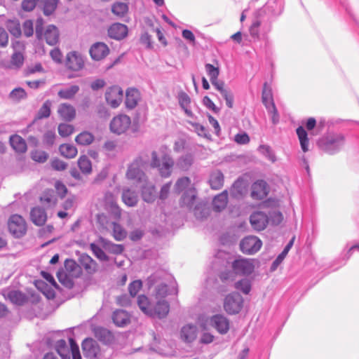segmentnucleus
Segmentation results:
<instances>
[{"label": "nucleus", "instance_id": "1", "mask_svg": "<svg viewBox=\"0 0 359 359\" xmlns=\"http://www.w3.org/2000/svg\"><path fill=\"white\" fill-rule=\"evenodd\" d=\"M149 165V157L140 156L137 157L129 165L126 172V177L136 182L146 181L147 176L144 170Z\"/></svg>", "mask_w": 359, "mask_h": 359}, {"label": "nucleus", "instance_id": "2", "mask_svg": "<svg viewBox=\"0 0 359 359\" xmlns=\"http://www.w3.org/2000/svg\"><path fill=\"white\" fill-rule=\"evenodd\" d=\"M344 144V136L340 133H329L318 142L319 148L323 151L334 154L338 152Z\"/></svg>", "mask_w": 359, "mask_h": 359}, {"label": "nucleus", "instance_id": "3", "mask_svg": "<svg viewBox=\"0 0 359 359\" xmlns=\"http://www.w3.org/2000/svg\"><path fill=\"white\" fill-rule=\"evenodd\" d=\"M69 347L64 339L58 340L55 344V350L62 359H81L79 346L76 341L69 338Z\"/></svg>", "mask_w": 359, "mask_h": 359}, {"label": "nucleus", "instance_id": "4", "mask_svg": "<svg viewBox=\"0 0 359 359\" xmlns=\"http://www.w3.org/2000/svg\"><path fill=\"white\" fill-rule=\"evenodd\" d=\"M283 10V2L280 0H269L260 9L257 11V17L263 18L271 25L272 18L280 15Z\"/></svg>", "mask_w": 359, "mask_h": 359}, {"label": "nucleus", "instance_id": "5", "mask_svg": "<svg viewBox=\"0 0 359 359\" xmlns=\"http://www.w3.org/2000/svg\"><path fill=\"white\" fill-rule=\"evenodd\" d=\"M43 19L39 18L36 22V36L38 39H45L48 45L53 46L56 44L59 39V32L57 28L53 25H48L44 33H43Z\"/></svg>", "mask_w": 359, "mask_h": 359}, {"label": "nucleus", "instance_id": "6", "mask_svg": "<svg viewBox=\"0 0 359 359\" xmlns=\"http://www.w3.org/2000/svg\"><path fill=\"white\" fill-rule=\"evenodd\" d=\"M173 165L174 161L169 155L164 154L160 159L156 151L151 153L150 166L158 168L160 175L162 177H168L170 175Z\"/></svg>", "mask_w": 359, "mask_h": 359}, {"label": "nucleus", "instance_id": "7", "mask_svg": "<svg viewBox=\"0 0 359 359\" xmlns=\"http://www.w3.org/2000/svg\"><path fill=\"white\" fill-rule=\"evenodd\" d=\"M255 262V259L239 257L232 262L231 267L236 274L248 276L254 271Z\"/></svg>", "mask_w": 359, "mask_h": 359}, {"label": "nucleus", "instance_id": "8", "mask_svg": "<svg viewBox=\"0 0 359 359\" xmlns=\"http://www.w3.org/2000/svg\"><path fill=\"white\" fill-rule=\"evenodd\" d=\"M9 231L16 238L23 236L27 231V225L23 217L19 215H13L8 222Z\"/></svg>", "mask_w": 359, "mask_h": 359}, {"label": "nucleus", "instance_id": "9", "mask_svg": "<svg viewBox=\"0 0 359 359\" xmlns=\"http://www.w3.org/2000/svg\"><path fill=\"white\" fill-rule=\"evenodd\" d=\"M243 303L242 296L238 292L228 294L224 302V310L229 314H236L241 310Z\"/></svg>", "mask_w": 359, "mask_h": 359}, {"label": "nucleus", "instance_id": "10", "mask_svg": "<svg viewBox=\"0 0 359 359\" xmlns=\"http://www.w3.org/2000/svg\"><path fill=\"white\" fill-rule=\"evenodd\" d=\"M131 124L130 118L126 114H119L110 122V130L113 133L121 135L127 131Z\"/></svg>", "mask_w": 359, "mask_h": 359}, {"label": "nucleus", "instance_id": "11", "mask_svg": "<svg viewBox=\"0 0 359 359\" xmlns=\"http://www.w3.org/2000/svg\"><path fill=\"white\" fill-rule=\"evenodd\" d=\"M262 245L261 240L255 236L245 237L240 243L241 250L247 255H253L258 252Z\"/></svg>", "mask_w": 359, "mask_h": 359}, {"label": "nucleus", "instance_id": "12", "mask_svg": "<svg viewBox=\"0 0 359 359\" xmlns=\"http://www.w3.org/2000/svg\"><path fill=\"white\" fill-rule=\"evenodd\" d=\"M123 91L121 87L113 86L107 88L105 93V100L112 108L118 107L122 102Z\"/></svg>", "mask_w": 359, "mask_h": 359}, {"label": "nucleus", "instance_id": "13", "mask_svg": "<svg viewBox=\"0 0 359 359\" xmlns=\"http://www.w3.org/2000/svg\"><path fill=\"white\" fill-rule=\"evenodd\" d=\"M82 349L83 355L89 359H97L100 355V348L96 341L87 338L83 341Z\"/></svg>", "mask_w": 359, "mask_h": 359}, {"label": "nucleus", "instance_id": "14", "mask_svg": "<svg viewBox=\"0 0 359 359\" xmlns=\"http://www.w3.org/2000/svg\"><path fill=\"white\" fill-rule=\"evenodd\" d=\"M250 222L252 227L260 231L264 230L269 223V218L267 214L262 211L254 212L250 217Z\"/></svg>", "mask_w": 359, "mask_h": 359}, {"label": "nucleus", "instance_id": "15", "mask_svg": "<svg viewBox=\"0 0 359 359\" xmlns=\"http://www.w3.org/2000/svg\"><path fill=\"white\" fill-rule=\"evenodd\" d=\"M262 31L266 34L271 31V25L266 22L263 18H258L257 13H255V19L250 27V34L252 37L256 39L259 37V28Z\"/></svg>", "mask_w": 359, "mask_h": 359}, {"label": "nucleus", "instance_id": "16", "mask_svg": "<svg viewBox=\"0 0 359 359\" xmlns=\"http://www.w3.org/2000/svg\"><path fill=\"white\" fill-rule=\"evenodd\" d=\"M209 323L221 334H226L229 330V320L224 315L216 314L211 316Z\"/></svg>", "mask_w": 359, "mask_h": 359}, {"label": "nucleus", "instance_id": "17", "mask_svg": "<svg viewBox=\"0 0 359 359\" xmlns=\"http://www.w3.org/2000/svg\"><path fill=\"white\" fill-rule=\"evenodd\" d=\"M89 52L93 60L100 61L109 55V48L103 42H97L91 46Z\"/></svg>", "mask_w": 359, "mask_h": 359}, {"label": "nucleus", "instance_id": "18", "mask_svg": "<svg viewBox=\"0 0 359 359\" xmlns=\"http://www.w3.org/2000/svg\"><path fill=\"white\" fill-rule=\"evenodd\" d=\"M108 36L114 39L120 41L128 35V28L126 25L116 22L108 28Z\"/></svg>", "mask_w": 359, "mask_h": 359}, {"label": "nucleus", "instance_id": "19", "mask_svg": "<svg viewBox=\"0 0 359 359\" xmlns=\"http://www.w3.org/2000/svg\"><path fill=\"white\" fill-rule=\"evenodd\" d=\"M105 208L116 217H120L121 210L116 203V196L111 192H106L104 197Z\"/></svg>", "mask_w": 359, "mask_h": 359}, {"label": "nucleus", "instance_id": "20", "mask_svg": "<svg viewBox=\"0 0 359 359\" xmlns=\"http://www.w3.org/2000/svg\"><path fill=\"white\" fill-rule=\"evenodd\" d=\"M66 66L73 71H79L84 66V60L81 54L76 52L69 53L67 55Z\"/></svg>", "mask_w": 359, "mask_h": 359}, {"label": "nucleus", "instance_id": "21", "mask_svg": "<svg viewBox=\"0 0 359 359\" xmlns=\"http://www.w3.org/2000/svg\"><path fill=\"white\" fill-rule=\"evenodd\" d=\"M151 313L149 316L163 318L167 316L170 311V305L165 299H158L151 308Z\"/></svg>", "mask_w": 359, "mask_h": 359}, {"label": "nucleus", "instance_id": "22", "mask_svg": "<svg viewBox=\"0 0 359 359\" xmlns=\"http://www.w3.org/2000/svg\"><path fill=\"white\" fill-rule=\"evenodd\" d=\"M198 332V330L196 325L187 324L182 327L180 336L184 342L191 343L197 338Z\"/></svg>", "mask_w": 359, "mask_h": 359}, {"label": "nucleus", "instance_id": "23", "mask_svg": "<svg viewBox=\"0 0 359 359\" xmlns=\"http://www.w3.org/2000/svg\"><path fill=\"white\" fill-rule=\"evenodd\" d=\"M268 194L267 184L264 180H258L252 186L251 196L256 200H262Z\"/></svg>", "mask_w": 359, "mask_h": 359}, {"label": "nucleus", "instance_id": "24", "mask_svg": "<svg viewBox=\"0 0 359 359\" xmlns=\"http://www.w3.org/2000/svg\"><path fill=\"white\" fill-rule=\"evenodd\" d=\"M131 316L123 309H117L113 312L112 320L118 327H125L130 323Z\"/></svg>", "mask_w": 359, "mask_h": 359}, {"label": "nucleus", "instance_id": "25", "mask_svg": "<svg viewBox=\"0 0 359 359\" xmlns=\"http://www.w3.org/2000/svg\"><path fill=\"white\" fill-rule=\"evenodd\" d=\"M122 201L128 207H134L138 202V194L136 191L129 188L123 189Z\"/></svg>", "mask_w": 359, "mask_h": 359}, {"label": "nucleus", "instance_id": "26", "mask_svg": "<svg viewBox=\"0 0 359 359\" xmlns=\"http://www.w3.org/2000/svg\"><path fill=\"white\" fill-rule=\"evenodd\" d=\"M79 262L88 273H93L97 271V264L88 255L81 254L79 258Z\"/></svg>", "mask_w": 359, "mask_h": 359}, {"label": "nucleus", "instance_id": "27", "mask_svg": "<svg viewBox=\"0 0 359 359\" xmlns=\"http://www.w3.org/2000/svg\"><path fill=\"white\" fill-rule=\"evenodd\" d=\"M30 217L34 224L42 226L46 222L47 215L43 208L36 207L31 210Z\"/></svg>", "mask_w": 359, "mask_h": 359}, {"label": "nucleus", "instance_id": "28", "mask_svg": "<svg viewBox=\"0 0 359 359\" xmlns=\"http://www.w3.org/2000/svg\"><path fill=\"white\" fill-rule=\"evenodd\" d=\"M57 112L61 118L67 121H72L76 116V110L74 107L66 103L61 104L59 106Z\"/></svg>", "mask_w": 359, "mask_h": 359}, {"label": "nucleus", "instance_id": "29", "mask_svg": "<svg viewBox=\"0 0 359 359\" xmlns=\"http://www.w3.org/2000/svg\"><path fill=\"white\" fill-rule=\"evenodd\" d=\"M12 148L18 153L23 154L27 151L25 140L18 135H13L9 139Z\"/></svg>", "mask_w": 359, "mask_h": 359}, {"label": "nucleus", "instance_id": "30", "mask_svg": "<svg viewBox=\"0 0 359 359\" xmlns=\"http://www.w3.org/2000/svg\"><path fill=\"white\" fill-rule=\"evenodd\" d=\"M140 100L139 91L135 88H129L126 93V106L128 109L135 108Z\"/></svg>", "mask_w": 359, "mask_h": 359}, {"label": "nucleus", "instance_id": "31", "mask_svg": "<svg viewBox=\"0 0 359 359\" xmlns=\"http://www.w3.org/2000/svg\"><path fill=\"white\" fill-rule=\"evenodd\" d=\"M142 198L147 203H153L156 198V188L151 183H147L142 187Z\"/></svg>", "mask_w": 359, "mask_h": 359}, {"label": "nucleus", "instance_id": "32", "mask_svg": "<svg viewBox=\"0 0 359 359\" xmlns=\"http://www.w3.org/2000/svg\"><path fill=\"white\" fill-rule=\"evenodd\" d=\"M100 243L102 247L108 252L114 255H121L124 250V246L121 244H115L111 241L101 238Z\"/></svg>", "mask_w": 359, "mask_h": 359}, {"label": "nucleus", "instance_id": "33", "mask_svg": "<svg viewBox=\"0 0 359 359\" xmlns=\"http://www.w3.org/2000/svg\"><path fill=\"white\" fill-rule=\"evenodd\" d=\"M227 203L228 192L224 190L214 198L212 201L213 209L217 212H220L226 208Z\"/></svg>", "mask_w": 359, "mask_h": 359}, {"label": "nucleus", "instance_id": "34", "mask_svg": "<svg viewBox=\"0 0 359 359\" xmlns=\"http://www.w3.org/2000/svg\"><path fill=\"white\" fill-rule=\"evenodd\" d=\"M95 335L96 338L105 344L112 342L114 340L113 334L106 328L97 327L95 330Z\"/></svg>", "mask_w": 359, "mask_h": 359}, {"label": "nucleus", "instance_id": "35", "mask_svg": "<svg viewBox=\"0 0 359 359\" xmlns=\"http://www.w3.org/2000/svg\"><path fill=\"white\" fill-rule=\"evenodd\" d=\"M209 183L212 189L218 190L223 187L224 175L221 171L216 170L211 173Z\"/></svg>", "mask_w": 359, "mask_h": 359}, {"label": "nucleus", "instance_id": "36", "mask_svg": "<svg viewBox=\"0 0 359 359\" xmlns=\"http://www.w3.org/2000/svg\"><path fill=\"white\" fill-rule=\"evenodd\" d=\"M79 91V86L77 85H72L60 89L57 95L61 99L71 100Z\"/></svg>", "mask_w": 359, "mask_h": 359}, {"label": "nucleus", "instance_id": "37", "mask_svg": "<svg viewBox=\"0 0 359 359\" xmlns=\"http://www.w3.org/2000/svg\"><path fill=\"white\" fill-rule=\"evenodd\" d=\"M245 192V186L243 180H237L233 184L231 189L230 194L235 198H241L243 196Z\"/></svg>", "mask_w": 359, "mask_h": 359}, {"label": "nucleus", "instance_id": "38", "mask_svg": "<svg viewBox=\"0 0 359 359\" xmlns=\"http://www.w3.org/2000/svg\"><path fill=\"white\" fill-rule=\"evenodd\" d=\"M196 198V192L194 189H189L184 191L181 198V205L191 209Z\"/></svg>", "mask_w": 359, "mask_h": 359}, {"label": "nucleus", "instance_id": "39", "mask_svg": "<svg viewBox=\"0 0 359 359\" xmlns=\"http://www.w3.org/2000/svg\"><path fill=\"white\" fill-rule=\"evenodd\" d=\"M6 295L12 303L17 305H22L27 301L25 294L18 290H11Z\"/></svg>", "mask_w": 359, "mask_h": 359}, {"label": "nucleus", "instance_id": "40", "mask_svg": "<svg viewBox=\"0 0 359 359\" xmlns=\"http://www.w3.org/2000/svg\"><path fill=\"white\" fill-rule=\"evenodd\" d=\"M59 151L60 154L67 158H73L78 153L76 147L71 144H61L59 147Z\"/></svg>", "mask_w": 359, "mask_h": 359}, {"label": "nucleus", "instance_id": "41", "mask_svg": "<svg viewBox=\"0 0 359 359\" xmlns=\"http://www.w3.org/2000/svg\"><path fill=\"white\" fill-rule=\"evenodd\" d=\"M294 238H292L290 242L286 245L282 252L276 257V259L272 263L271 269L274 271L276 269L278 266L283 261L288 252L293 245Z\"/></svg>", "mask_w": 359, "mask_h": 359}, {"label": "nucleus", "instance_id": "42", "mask_svg": "<svg viewBox=\"0 0 359 359\" xmlns=\"http://www.w3.org/2000/svg\"><path fill=\"white\" fill-rule=\"evenodd\" d=\"M137 305L140 310L146 315L149 316L151 313V308H152L153 304H151L147 296L140 295L137 298Z\"/></svg>", "mask_w": 359, "mask_h": 359}, {"label": "nucleus", "instance_id": "43", "mask_svg": "<svg viewBox=\"0 0 359 359\" xmlns=\"http://www.w3.org/2000/svg\"><path fill=\"white\" fill-rule=\"evenodd\" d=\"M94 135L92 133L84 131L76 137L75 141L78 144L86 146L90 144L94 141Z\"/></svg>", "mask_w": 359, "mask_h": 359}, {"label": "nucleus", "instance_id": "44", "mask_svg": "<svg viewBox=\"0 0 359 359\" xmlns=\"http://www.w3.org/2000/svg\"><path fill=\"white\" fill-rule=\"evenodd\" d=\"M128 11V6L123 2H116L111 6V12L118 17H123Z\"/></svg>", "mask_w": 359, "mask_h": 359}, {"label": "nucleus", "instance_id": "45", "mask_svg": "<svg viewBox=\"0 0 359 359\" xmlns=\"http://www.w3.org/2000/svg\"><path fill=\"white\" fill-rule=\"evenodd\" d=\"M41 203L47 206L51 207L56 203L57 198L53 190L48 191L43 193V194L41 196Z\"/></svg>", "mask_w": 359, "mask_h": 359}, {"label": "nucleus", "instance_id": "46", "mask_svg": "<svg viewBox=\"0 0 359 359\" xmlns=\"http://www.w3.org/2000/svg\"><path fill=\"white\" fill-rule=\"evenodd\" d=\"M78 165L81 171L84 174H89L92 171V165L86 156H81L78 160Z\"/></svg>", "mask_w": 359, "mask_h": 359}, {"label": "nucleus", "instance_id": "47", "mask_svg": "<svg viewBox=\"0 0 359 359\" xmlns=\"http://www.w3.org/2000/svg\"><path fill=\"white\" fill-rule=\"evenodd\" d=\"M194 161L193 156L190 154L181 156L177 161V165L180 168L187 170L192 165Z\"/></svg>", "mask_w": 359, "mask_h": 359}, {"label": "nucleus", "instance_id": "48", "mask_svg": "<svg viewBox=\"0 0 359 359\" xmlns=\"http://www.w3.org/2000/svg\"><path fill=\"white\" fill-rule=\"evenodd\" d=\"M59 3V0H44L43 2V13L45 15H50L53 14Z\"/></svg>", "mask_w": 359, "mask_h": 359}, {"label": "nucleus", "instance_id": "49", "mask_svg": "<svg viewBox=\"0 0 359 359\" xmlns=\"http://www.w3.org/2000/svg\"><path fill=\"white\" fill-rule=\"evenodd\" d=\"M90 248L93 252L94 255L102 262H107L109 258L104 252V250L97 245L95 243H91L90 245Z\"/></svg>", "mask_w": 359, "mask_h": 359}, {"label": "nucleus", "instance_id": "50", "mask_svg": "<svg viewBox=\"0 0 359 359\" xmlns=\"http://www.w3.org/2000/svg\"><path fill=\"white\" fill-rule=\"evenodd\" d=\"M113 236L116 241H123L126 237V231L118 223L113 222Z\"/></svg>", "mask_w": 359, "mask_h": 359}, {"label": "nucleus", "instance_id": "51", "mask_svg": "<svg viewBox=\"0 0 359 359\" xmlns=\"http://www.w3.org/2000/svg\"><path fill=\"white\" fill-rule=\"evenodd\" d=\"M50 107L51 102L49 100H46L39 109L36 119H41L49 117L50 114Z\"/></svg>", "mask_w": 359, "mask_h": 359}, {"label": "nucleus", "instance_id": "52", "mask_svg": "<svg viewBox=\"0 0 359 359\" xmlns=\"http://www.w3.org/2000/svg\"><path fill=\"white\" fill-rule=\"evenodd\" d=\"M191 184V180L188 177H183L177 180L175 184V191L177 194L182 192Z\"/></svg>", "mask_w": 359, "mask_h": 359}, {"label": "nucleus", "instance_id": "53", "mask_svg": "<svg viewBox=\"0 0 359 359\" xmlns=\"http://www.w3.org/2000/svg\"><path fill=\"white\" fill-rule=\"evenodd\" d=\"M259 151L267 159L271 162L276 161V157L271 148L265 144L260 145L258 149Z\"/></svg>", "mask_w": 359, "mask_h": 359}, {"label": "nucleus", "instance_id": "54", "mask_svg": "<svg viewBox=\"0 0 359 359\" xmlns=\"http://www.w3.org/2000/svg\"><path fill=\"white\" fill-rule=\"evenodd\" d=\"M235 287L248 294L251 290V284L248 279H242L235 283Z\"/></svg>", "mask_w": 359, "mask_h": 359}, {"label": "nucleus", "instance_id": "55", "mask_svg": "<svg viewBox=\"0 0 359 359\" xmlns=\"http://www.w3.org/2000/svg\"><path fill=\"white\" fill-rule=\"evenodd\" d=\"M205 69L208 76L210 78V82L213 80L218 79L219 75V69L218 67H215L211 64H205Z\"/></svg>", "mask_w": 359, "mask_h": 359}, {"label": "nucleus", "instance_id": "56", "mask_svg": "<svg viewBox=\"0 0 359 359\" xmlns=\"http://www.w3.org/2000/svg\"><path fill=\"white\" fill-rule=\"evenodd\" d=\"M268 216L269 218V223L273 226L280 224L283 219V216L279 211H271L268 214Z\"/></svg>", "mask_w": 359, "mask_h": 359}, {"label": "nucleus", "instance_id": "57", "mask_svg": "<svg viewBox=\"0 0 359 359\" xmlns=\"http://www.w3.org/2000/svg\"><path fill=\"white\" fill-rule=\"evenodd\" d=\"M7 27L10 33L15 37H19L22 34L20 25L17 21L8 22Z\"/></svg>", "mask_w": 359, "mask_h": 359}, {"label": "nucleus", "instance_id": "58", "mask_svg": "<svg viewBox=\"0 0 359 359\" xmlns=\"http://www.w3.org/2000/svg\"><path fill=\"white\" fill-rule=\"evenodd\" d=\"M11 99L15 101H19L27 97L25 90L22 88H16L13 89L9 95Z\"/></svg>", "mask_w": 359, "mask_h": 359}, {"label": "nucleus", "instance_id": "59", "mask_svg": "<svg viewBox=\"0 0 359 359\" xmlns=\"http://www.w3.org/2000/svg\"><path fill=\"white\" fill-rule=\"evenodd\" d=\"M142 287V282L136 280L131 282L128 285V291L132 297H135Z\"/></svg>", "mask_w": 359, "mask_h": 359}, {"label": "nucleus", "instance_id": "60", "mask_svg": "<svg viewBox=\"0 0 359 359\" xmlns=\"http://www.w3.org/2000/svg\"><path fill=\"white\" fill-rule=\"evenodd\" d=\"M74 127L67 123H60L58 126V133L62 137H68L74 132Z\"/></svg>", "mask_w": 359, "mask_h": 359}, {"label": "nucleus", "instance_id": "61", "mask_svg": "<svg viewBox=\"0 0 359 359\" xmlns=\"http://www.w3.org/2000/svg\"><path fill=\"white\" fill-rule=\"evenodd\" d=\"M48 158V154L41 150H35L32 153V158L39 163H44Z\"/></svg>", "mask_w": 359, "mask_h": 359}, {"label": "nucleus", "instance_id": "62", "mask_svg": "<svg viewBox=\"0 0 359 359\" xmlns=\"http://www.w3.org/2000/svg\"><path fill=\"white\" fill-rule=\"evenodd\" d=\"M194 213L196 219L203 220L208 217L209 210L204 207L196 205L194 208Z\"/></svg>", "mask_w": 359, "mask_h": 359}, {"label": "nucleus", "instance_id": "63", "mask_svg": "<svg viewBox=\"0 0 359 359\" xmlns=\"http://www.w3.org/2000/svg\"><path fill=\"white\" fill-rule=\"evenodd\" d=\"M55 133L53 130H48L43 135V142L46 147H51L53 145L55 139Z\"/></svg>", "mask_w": 359, "mask_h": 359}, {"label": "nucleus", "instance_id": "64", "mask_svg": "<svg viewBox=\"0 0 359 359\" xmlns=\"http://www.w3.org/2000/svg\"><path fill=\"white\" fill-rule=\"evenodd\" d=\"M188 123L192 126V128L194 130V131L199 136H202V137H206L207 136L208 130H206V128L203 126L201 125L198 123L192 122V121H189Z\"/></svg>", "mask_w": 359, "mask_h": 359}]
</instances>
